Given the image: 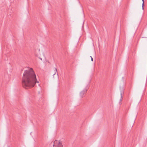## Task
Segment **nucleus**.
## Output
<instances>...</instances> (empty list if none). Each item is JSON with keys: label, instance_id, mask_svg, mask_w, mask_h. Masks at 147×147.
<instances>
[{"label": "nucleus", "instance_id": "obj_1", "mask_svg": "<svg viewBox=\"0 0 147 147\" xmlns=\"http://www.w3.org/2000/svg\"><path fill=\"white\" fill-rule=\"evenodd\" d=\"M36 74L33 69L30 68L29 69L25 70L23 74L22 84L23 87L28 89L34 87L36 83Z\"/></svg>", "mask_w": 147, "mask_h": 147}, {"label": "nucleus", "instance_id": "obj_2", "mask_svg": "<svg viewBox=\"0 0 147 147\" xmlns=\"http://www.w3.org/2000/svg\"><path fill=\"white\" fill-rule=\"evenodd\" d=\"M88 86L82 91H81L80 93V96L82 98L84 97L85 96V94L86 93L88 89V88L87 87Z\"/></svg>", "mask_w": 147, "mask_h": 147}, {"label": "nucleus", "instance_id": "obj_3", "mask_svg": "<svg viewBox=\"0 0 147 147\" xmlns=\"http://www.w3.org/2000/svg\"><path fill=\"white\" fill-rule=\"evenodd\" d=\"M125 90L124 86L122 87H120V92L121 98L120 101H122V100L123 96L124 94V91Z\"/></svg>", "mask_w": 147, "mask_h": 147}, {"label": "nucleus", "instance_id": "obj_4", "mask_svg": "<svg viewBox=\"0 0 147 147\" xmlns=\"http://www.w3.org/2000/svg\"><path fill=\"white\" fill-rule=\"evenodd\" d=\"M53 142L54 144L53 145V146H55V144H56V143H57L58 146H59V147H63V146L62 144V143H61L60 141H57L56 140L54 141Z\"/></svg>", "mask_w": 147, "mask_h": 147}, {"label": "nucleus", "instance_id": "obj_5", "mask_svg": "<svg viewBox=\"0 0 147 147\" xmlns=\"http://www.w3.org/2000/svg\"><path fill=\"white\" fill-rule=\"evenodd\" d=\"M142 2H143V3L142 4V9L143 10H144V1H142Z\"/></svg>", "mask_w": 147, "mask_h": 147}, {"label": "nucleus", "instance_id": "obj_6", "mask_svg": "<svg viewBox=\"0 0 147 147\" xmlns=\"http://www.w3.org/2000/svg\"><path fill=\"white\" fill-rule=\"evenodd\" d=\"M55 73L53 74V75H54L56 73V72H57V69L56 68H55Z\"/></svg>", "mask_w": 147, "mask_h": 147}, {"label": "nucleus", "instance_id": "obj_7", "mask_svg": "<svg viewBox=\"0 0 147 147\" xmlns=\"http://www.w3.org/2000/svg\"><path fill=\"white\" fill-rule=\"evenodd\" d=\"M90 57L91 58V60L92 61H93V59L92 58V57L90 56Z\"/></svg>", "mask_w": 147, "mask_h": 147}, {"label": "nucleus", "instance_id": "obj_8", "mask_svg": "<svg viewBox=\"0 0 147 147\" xmlns=\"http://www.w3.org/2000/svg\"><path fill=\"white\" fill-rule=\"evenodd\" d=\"M124 77H122V80H123V82H124V80H123Z\"/></svg>", "mask_w": 147, "mask_h": 147}, {"label": "nucleus", "instance_id": "obj_9", "mask_svg": "<svg viewBox=\"0 0 147 147\" xmlns=\"http://www.w3.org/2000/svg\"><path fill=\"white\" fill-rule=\"evenodd\" d=\"M142 1H144V0H142Z\"/></svg>", "mask_w": 147, "mask_h": 147}, {"label": "nucleus", "instance_id": "obj_10", "mask_svg": "<svg viewBox=\"0 0 147 147\" xmlns=\"http://www.w3.org/2000/svg\"><path fill=\"white\" fill-rule=\"evenodd\" d=\"M40 59H41V60H42V59L41 58H40Z\"/></svg>", "mask_w": 147, "mask_h": 147}, {"label": "nucleus", "instance_id": "obj_11", "mask_svg": "<svg viewBox=\"0 0 147 147\" xmlns=\"http://www.w3.org/2000/svg\"><path fill=\"white\" fill-rule=\"evenodd\" d=\"M56 147H59V146H56Z\"/></svg>", "mask_w": 147, "mask_h": 147}]
</instances>
